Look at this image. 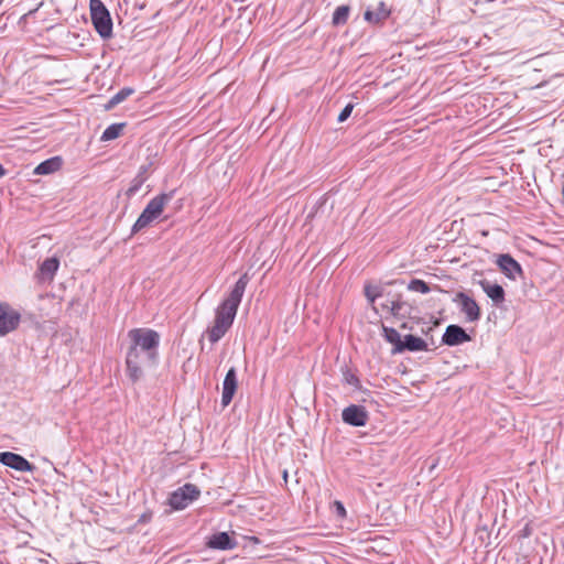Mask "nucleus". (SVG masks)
Returning <instances> with one entry per match:
<instances>
[{"mask_svg":"<svg viewBox=\"0 0 564 564\" xmlns=\"http://www.w3.org/2000/svg\"><path fill=\"white\" fill-rule=\"evenodd\" d=\"M283 478H284L285 480L288 479V471H286V470H284V471H283Z\"/></svg>","mask_w":564,"mask_h":564,"instance_id":"nucleus-33","label":"nucleus"},{"mask_svg":"<svg viewBox=\"0 0 564 564\" xmlns=\"http://www.w3.org/2000/svg\"><path fill=\"white\" fill-rule=\"evenodd\" d=\"M206 545L213 550H232L237 546V542L228 534V532H218L213 534Z\"/></svg>","mask_w":564,"mask_h":564,"instance_id":"nucleus-14","label":"nucleus"},{"mask_svg":"<svg viewBox=\"0 0 564 564\" xmlns=\"http://www.w3.org/2000/svg\"><path fill=\"white\" fill-rule=\"evenodd\" d=\"M390 13L391 11L386 3L380 1L375 10H367L365 12V20L369 23L377 24L388 19Z\"/></svg>","mask_w":564,"mask_h":564,"instance_id":"nucleus-18","label":"nucleus"},{"mask_svg":"<svg viewBox=\"0 0 564 564\" xmlns=\"http://www.w3.org/2000/svg\"><path fill=\"white\" fill-rule=\"evenodd\" d=\"M58 267L59 260L56 257L45 259L39 268V279L41 281H52Z\"/></svg>","mask_w":564,"mask_h":564,"instance_id":"nucleus-16","label":"nucleus"},{"mask_svg":"<svg viewBox=\"0 0 564 564\" xmlns=\"http://www.w3.org/2000/svg\"><path fill=\"white\" fill-rule=\"evenodd\" d=\"M124 126H126V123H123V122L110 124L102 132L101 141H110V140L117 139L121 134Z\"/></svg>","mask_w":564,"mask_h":564,"instance_id":"nucleus-21","label":"nucleus"},{"mask_svg":"<svg viewBox=\"0 0 564 564\" xmlns=\"http://www.w3.org/2000/svg\"><path fill=\"white\" fill-rule=\"evenodd\" d=\"M90 18L95 30L102 39L112 35V20L110 13L101 0H90Z\"/></svg>","mask_w":564,"mask_h":564,"instance_id":"nucleus-4","label":"nucleus"},{"mask_svg":"<svg viewBox=\"0 0 564 564\" xmlns=\"http://www.w3.org/2000/svg\"><path fill=\"white\" fill-rule=\"evenodd\" d=\"M352 109H354V105L352 104L346 105L344 107V109L340 111V113L338 115L337 121L338 122L346 121L350 117Z\"/></svg>","mask_w":564,"mask_h":564,"instance_id":"nucleus-28","label":"nucleus"},{"mask_svg":"<svg viewBox=\"0 0 564 564\" xmlns=\"http://www.w3.org/2000/svg\"><path fill=\"white\" fill-rule=\"evenodd\" d=\"M350 8L348 6H339L333 13V24L338 26L347 22L349 17Z\"/></svg>","mask_w":564,"mask_h":564,"instance_id":"nucleus-23","label":"nucleus"},{"mask_svg":"<svg viewBox=\"0 0 564 564\" xmlns=\"http://www.w3.org/2000/svg\"><path fill=\"white\" fill-rule=\"evenodd\" d=\"M343 378H344V382L354 387L355 389H361V383H360V380L359 378L354 373L351 372L348 368H345V370L343 371Z\"/></svg>","mask_w":564,"mask_h":564,"instance_id":"nucleus-26","label":"nucleus"},{"mask_svg":"<svg viewBox=\"0 0 564 564\" xmlns=\"http://www.w3.org/2000/svg\"><path fill=\"white\" fill-rule=\"evenodd\" d=\"M0 463L18 471H34L35 466L23 456L12 452H0Z\"/></svg>","mask_w":564,"mask_h":564,"instance_id":"nucleus-9","label":"nucleus"},{"mask_svg":"<svg viewBox=\"0 0 564 564\" xmlns=\"http://www.w3.org/2000/svg\"><path fill=\"white\" fill-rule=\"evenodd\" d=\"M63 165L61 156H53L41 162L34 170V175H50L57 172Z\"/></svg>","mask_w":564,"mask_h":564,"instance_id":"nucleus-17","label":"nucleus"},{"mask_svg":"<svg viewBox=\"0 0 564 564\" xmlns=\"http://www.w3.org/2000/svg\"><path fill=\"white\" fill-rule=\"evenodd\" d=\"M151 165H152V163L142 164L139 167L138 174L135 176H141L144 181H147L148 180V172H149Z\"/></svg>","mask_w":564,"mask_h":564,"instance_id":"nucleus-29","label":"nucleus"},{"mask_svg":"<svg viewBox=\"0 0 564 564\" xmlns=\"http://www.w3.org/2000/svg\"><path fill=\"white\" fill-rule=\"evenodd\" d=\"M341 419L344 423L350 426L361 427L367 424L369 420V414L365 406L358 404H350L343 410Z\"/></svg>","mask_w":564,"mask_h":564,"instance_id":"nucleus-7","label":"nucleus"},{"mask_svg":"<svg viewBox=\"0 0 564 564\" xmlns=\"http://www.w3.org/2000/svg\"><path fill=\"white\" fill-rule=\"evenodd\" d=\"M497 264L499 269L512 280H516L517 276L522 275L523 271L518 261H516L510 254L505 253L500 254L497 259Z\"/></svg>","mask_w":564,"mask_h":564,"instance_id":"nucleus-12","label":"nucleus"},{"mask_svg":"<svg viewBox=\"0 0 564 564\" xmlns=\"http://www.w3.org/2000/svg\"><path fill=\"white\" fill-rule=\"evenodd\" d=\"M144 182L145 181L141 176H134L130 183V186L126 191V196L128 198L133 197L139 192Z\"/></svg>","mask_w":564,"mask_h":564,"instance_id":"nucleus-27","label":"nucleus"},{"mask_svg":"<svg viewBox=\"0 0 564 564\" xmlns=\"http://www.w3.org/2000/svg\"><path fill=\"white\" fill-rule=\"evenodd\" d=\"M199 489L193 484H185L173 491L169 498L170 506L175 510L186 508L192 501L199 497Z\"/></svg>","mask_w":564,"mask_h":564,"instance_id":"nucleus-5","label":"nucleus"},{"mask_svg":"<svg viewBox=\"0 0 564 564\" xmlns=\"http://www.w3.org/2000/svg\"><path fill=\"white\" fill-rule=\"evenodd\" d=\"M408 290L412 292H419L422 294L429 293L432 288L429 283L420 279H412L408 284Z\"/></svg>","mask_w":564,"mask_h":564,"instance_id":"nucleus-25","label":"nucleus"},{"mask_svg":"<svg viewBox=\"0 0 564 564\" xmlns=\"http://www.w3.org/2000/svg\"><path fill=\"white\" fill-rule=\"evenodd\" d=\"M471 338L459 325H448L442 336V343L447 346H457L469 341Z\"/></svg>","mask_w":564,"mask_h":564,"instance_id":"nucleus-10","label":"nucleus"},{"mask_svg":"<svg viewBox=\"0 0 564 564\" xmlns=\"http://www.w3.org/2000/svg\"><path fill=\"white\" fill-rule=\"evenodd\" d=\"M382 333L384 339L388 343L392 344L393 348H398V346H400V344L402 343L401 335L395 328L382 325Z\"/></svg>","mask_w":564,"mask_h":564,"instance_id":"nucleus-24","label":"nucleus"},{"mask_svg":"<svg viewBox=\"0 0 564 564\" xmlns=\"http://www.w3.org/2000/svg\"><path fill=\"white\" fill-rule=\"evenodd\" d=\"M453 301L459 305L460 312L465 314L467 322L474 323L480 319V307L468 294L458 292Z\"/></svg>","mask_w":564,"mask_h":564,"instance_id":"nucleus-6","label":"nucleus"},{"mask_svg":"<svg viewBox=\"0 0 564 564\" xmlns=\"http://www.w3.org/2000/svg\"><path fill=\"white\" fill-rule=\"evenodd\" d=\"M401 327H402V328H408V325H406L405 323H403V324L401 325Z\"/></svg>","mask_w":564,"mask_h":564,"instance_id":"nucleus-34","label":"nucleus"},{"mask_svg":"<svg viewBox=\"0 0 564 564\" xmlns=\"http://www.w3.org/2000/svg\"><path fill=\"white\" fill-rule=\"evenodd\" d=\"M6 175V170L4 167L0 164V177L4 176Z\"/></svg>","mask_w":564,"mask_h":564,"instance_id":"nucleus-31","label":"nucleus"},{"mask_svg":"<svg viewBox=\"0 0 564 564\" xmlns=\"http://www.w3.org/2000/svg\"><path fill=\"white\" fill-rule=\"evenodd\" d=\"M237 386H238L237 371H236L235 367H231L227 371L224 382H223V393H221L223 406H227L230 404V402L236 393Z\"/></svg>","mask_w":564,"mask_h":564,"instance_id":"nucleus-11","label":"nucleus"},{"mask_svg":"<svg viewBox=\"0 0 564 564\" xmlns=\"http://www.w3.org/2000/svg\"><path fill=\"white\" fill-rule=\"evenodd\" d=\"M249 280L248 273H243L229 295L216 308L214 324L207 329L208 339L212 344L219 341L231 327Z\"/></svg>","mask_w":564,"mask_h":564,"instance_id":"nucleus-2","label":"nucleus"},{"mask_svg":"<svg viewBox=\"0 0 564 564\" xmlns=\"http://www.w3.org/2000/svg\"><path fill=\"white\" fill-rule=\"evenodd\" d=\"M389 312L397 318H404L410 315L411 306L406 302L401 301L399 295L398 299L390 303Z\"/></svg>","mask_w":564,"mask_h":564,"instance_id":"nucleus-19","label":"nucleus"},{"mask_svg":"<svg viewBox=\"0 0 564 564\" xmlns=\"http://www.w3.org/2000/svg\"><path fill=\"white\" fill-rule=\"evenodd\" d=\"M21 315L8 304H0V336H4L18 328Z\"/></svg>","mask_w":564,"mask_h":564,"instance_id":"nucleus-8","label":"nucleus"},{"mask_svg":"<svg viewBox=\"0 0 564 564\" xmlns=\"http://www.w3.org/2000/svg\"><path fill=\"white\" fill-rule=\"evenodd\" d=\"M383 293V290L379 285H372L370 283H366L364 286V294L367 299V301L371 304L372 310L375 313H378L377 307L375 306V302L378 297H380Z\"/></svg>","mask_w":564,"mask_h":564,"instance_id":"nucleus-20","label":"nucleus"},{"mask_svg":"<svg viewBox=\"0 0 564 564\" xmlns=\"http://www.w3.org/2000/svg\"><path fill=\"white\" fill-rule=\"evenodd\" d=\"M427 344L420 337L414 335H405L398 348H392V354H401L403 351H425Z\"/></svg>","mask_w":564,"mask_h":564,"instance_id":"nucleus-13","label":"nucleus"},{"mask_svg":"<svg viewBox=\"0 0 564 564\" xmlns=\"http://www.w3.org/2000/svg\"><path fill=\"white\" fill-rule=\"evenodd\" d=\"M381 307H382V310H386V311L389 312L390 305L389 304H382Z\"/></svg>","mask_w":564,"mask_h":564,"instance_id":"nucleus-32","label":"nucleus"},{"mask_svg":"<svg viewBox=\"0 0 564 564\" xmlns=\"http://www.w3.org/2000/svg\"><path fill=\"white\" fill-rule=\"evenodd\" d=\"M174 193V191H171L169 193H162L153 197L147 204L145 208L143 209V212L140 214L137 221L132 226V234H135L147 228L150 224L156 220L163 213L165 205L170 203L171 199L173 198Z\"/></svg>","mask_w":564,"mask_h":564,"instance_id":"nucleus-3","label":"nucleus"},{"mask_svg":"<svg viewBox=\"0 0 564 564\" xmlns=\"http://www.w3.org/2000/svg\"><path fill=\"white\" fill-rule=\"evenodd\" d=\"M133 89L130 87H124L120 89L117 94H115L106 105V109H111L115 106L119 105L123 100H126L130 95L133 94Z\"/></svg>","mask_w":564,"mask_h":564,"instance_id":"nucleus-22","label":"nucleus"},{"mask_svg":"<svg viewBox=\"0 0 564 564\" xmlns=\"http://www.w3.org/2000/svg\"><path fill=\"white\" fill-rule=\"evenodd\" d=\"M479 285L496 305H499L505 301V290L500 284L490 283L487 280H481L479 281Z\"/></svg>","mask_w":564,"mask_h":564,"instance_id":"nucleus-15","label":"nucleus"},{"mask_svg":"<svg viewBox=\"0 0 564 564\" xmlns=\"http://www.w3.org/2000/svg\"><path fill=\"white\" fill-rule=\"evenodd\" d=\"M131 345L127 351V375L135 383L147 368H153L159 361L160 334L151 328H133L128 333Z\"/></svg>","mask_w":564,"mask_h":564,"instance_id":"nucleus-1","label":"nucleus"},{"mask_svg":"<svg viewBox=\"0 0 564 564\" xmlns=\"http://www.w3.org/2000/svg\"><path fill=\"white\" fill-rule=\"evenodd\" d=\"M334 505L336 507L337 514L339 517H345L346 516V509H345L344 505L340 501H335Z\"/></svg>","mask_w":564,"mask_h":564,"instance_id":"nucleus-30","label":"nucleus"}]
</instances>
